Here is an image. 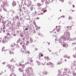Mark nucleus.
Listing matches in <instances>:
<instances>
[{
    "instance_id": "obj_1",
    "label": "nucleus",
    "mask_w": 76,
    "mask_h": 76,
    "mask_svg": "<svg viewBox=\"0 0 76 76\" xmlns=\"http://www.w3.org/2000/svg\"><path fill=\"white\" fill-rule=\"evenodd\" d=\"M70 33L66 31L64 32V36L61 37L58 39V41H59V43H61L63 41H66V40L69 41H76V38L71 39L70 38Z\"/></svg>"
},
{
    "instance_id": "obj_2",
    "label": "nucleus",
    "mask_w": 76,
    "mask_h": 76,
    "mask_svg": "<svg viewBox=\"0 0 76 76\" xmlns=\"http://www.w3.org/2000/svg\"><path fill=\"white\" fill-rule=\"evenodd\" d=\"M26 70L27 74V76H31L32 74L33 73L32 68L30 67H28L26 68Z\"/></svg>"
},
{
    "instance_id": "obj_3",
    "label": "nucleus",
    "mask_w": 76,
    "mask_h": 76,
    "mask_svg": "<svg viewBox=\"0 0 76 76\" xmlns=\"http://www.w3.org/2000/svg\"><path fill=\"white\" fill-rule=\"evenodd\" d=\"M22 47L23 48V49L24 50H23L22 49H21V53H26V54L28 53V54L30 53L29 52L27 51L26 49V45L24 44L23 45H22Z\"/></svg>"
},
{
    "instance_id": "obj_4",
    "label": "nucleus",
    "mask_w": 76,
    "mask_h": 76,
    "mask_svg": "<svg viewBox=\"0 0 76 76\" xmlns=\"http://www.w3.org/2000/svg\"><path fill=\"white\" fill-rule=\"evenodd\" d=\"M16 45L15 43H12L11 45L10 46V54H13V52L12 51H13L15 50V48H13L15 47V46Z\"/></svg>"
},
{
    "instance_id": "obj_5",
    "label": "nucleus",
    "mask_w": 76,
    "mask_h": 76,
    "mask_svg": "<svg viewBox=\"0 0 76 76\" xmlns=\"http://www.w3.org/2000/svg\"><path fill=\"white\" fill-rule=\"evenodd\" d=\"M3 5H1V7H3L4 11H5V12H7L6 9L4 8V6H7L8 5V4H7V3L6 2L3 1Z\"/></svg>"
},
{
    "instance_id": "obj_6",
    "label": "nucleus",
    "mask_w": 76,
    "mask_h": 76,
    "mask_svg": "<svg viewBox=\"0 0 76 76\" xmlns=\"http://www.w3.org/2000/svg\"><path fill=\"white\" fill-rule=\"evenodd\" d=\"M8 40V37H7V36H5L4 37V39L2 40L1 42H2L3 44H5L6 43V42L7 41V40Z\"/></svg>"
},
{
    "instance_id": "obj_7",
    "label": "nucleus",
    "mask_w": 76,
    "mask_h": 76,
    "mask_svg": "<svg viewBox=\"0 0 76 76\" xmlns=\"http://www.w3.org/2000/svg\"><path fill=\"white\" fill-rule=\"evenodd\" d=\"M8 69H10V70L11 72H13V69L14 68V66L12 65H10V64H8L7 65Z\"/></svg>"
},
{
    "instance_id": "obj_8",
    "label": "nucleus",
    "mask_w": 76,
    "mask_h": 76,
    "mask_svg": "<svg viewBox=\"0 0 76 76\" xmlns=\"http://www.w3.org/2000/svg\"><path fill=\"white\" fill-rule=\"evenodd\" d=\"M28 60H30V62H29V64L31 65V66H34V64L33 63V60L31 58H28Z\"/></svg>"
},
{
    "instance_id": "obj_9",
    "label": "nucleus",
    "mask_w": 76,
    "mask_h": 76,
    "mask_svg": "<svg viewBox=\"0 0 76 76\" xmlns=\"http://www.w3.org/2000/svg\"><path fill=\"white\" fill-rule=\"evenodd\" d=\"M23 10L24 12V13H26V14H27L28 13H30V12L28 10L25 8V7H23Z\"/></svg>"
},
{
    "instance_id": "obj_10",
    "label": "nucleus",
    "mask_w": 76,
    "mask_h": 76,
    "mask_svg": "<svg viewBox=\"0 0 76 76\" xmlns=\"http://www.w3.org/2000/svg\"><path fill=\"white\" fill-rule=\"evenodd\" d=\"M27 1H28V5H27V7H29V6H30L31 5V1L29 0H26L25 1V3H26Z\"/></svg>"
},
{
    "instance_id": "obj_11",
    "label": "nucleus",
    "mask_w": 76,
    "mask_h": 76,
    "mask_svg": "<svg viewBox=\"0 0 76 76\" xmlns=\"http://www.w3.org/2000/svg\"><path fill=\"white\" fill-rule=\"evenodd\" d=\"M45 3L46 4H48L49 3H52L54 0H48V1L46 0Z\"/></svg>"
},
{
    "instance_id": "obj_12",
    "label": "nucleus",
    "mask_w": 76,
    "mask_h": 76,
    "mask_svg": "<svg viewBox=\"0 0 76 76\" xmlns=\"http://www.w3.org/2000/svg\"><path fill=\"white\" fill-rule=\"evenodd\" d=\"M17 42V43H19V42H20V45H22V44H23V43L22 41V39L20 38L18 39Z\"/></svg>"
},
{
    "instance_id": "obj_13",
    "label": "nucleus",
    "mask_w": 76,
    "mask_h": 76,
    "mask_svg": "<svg viewBox=\"0 0 76 76\" xmlns=\"http://www.w3.org/2000/svg\"><path fill=\"white\" fill-rule=\"evenodd\" d=\"M68 45H69L66 43H64L63 44V47H65L66 48H67V47H68Z\"/></svg>"
},
{
    "instance_id": "obj_14",
    "label": "nucleus",
    "mask_w": 76,
    "mask_h": 76,
    "mask_svg": "<svg viewBox=\"0 0 76 76\" xmlns=\"http://www.w3.org/2000/svg\"><path fill=\"white\" fill-rule=\"evenodd\" d=\"M56 30L57 32H59L60 29H61V27H60V26H56Z\"/></svg>"
},
{
    "instance_id": "obj_15",
    "label": "nucleus",
    "mask_w": 76,
    "mask_h": 76,
    "mask_svg": "<svg viewBox=\"0 0 76 76\" xmlns=\"http://www.w3.org/2000/svg\"><path fill=\"white\" fill-rule=\"evenodd\" d=\"M43 75H47L48 74V72H47V71L44 70L43 72Z\"/></svg>"
},
{
    "instance_id": "obj_16",
    "label": "nucleus",
    "mask_w": 76,
    "mask_h": 76,
    "mask_svg": "<svg viewBox=\"0 0 76 76\" xmlns=\"http://www.w3.org/2000/svg\"><path fill=\"white\" fill-rule=\"evenodd\" d=\"M7 21L8 22V23H7L6 25V26H10V25H9V24L10 23V21L9 20H7Z\"/></svg>"
},
{
    "instance_id": "obj_17",
    "label": "nucleus",
    "mask_w": 76,
    "mask_h": 76,
    "mask_svg": "<svg viewBox=\"0 0 76 76\" xmlns=\"http://www.w3.org/2000/svg\"><path fill=\"white\" fill-rule=\"evenodd\" d=\"M36 27L37 28H36V31L37 32H39V29H40V27H38V26H37Z\"/></svg>"
},
{
    "instance_id": "obj_18",
    "label": "nucleus",
    "mask_w": 76,
    "mask_h": 76,
    "mask_svg": "<svg viewBox=\"0 0 76 76\" xmlns=\"http://www.w3.org/2000/svg\"><path fill=\"white\" fill-rule=\"evenodd\" d=\"M12 4L13 7H14V6H15L16 5V2L15 1H13L12 3Z\"/></svg>"
},
{
    "instance_id": "obj_19",
    "label": "nucleus",
    "mask_w": 76,
    "mask_h": 76,
    "mask_svg": "<svg viewBox=\"0 0 76 76\" xmlns=\"http://www.w3.org/2000/svg\"><path fill=\"white\" fill-rule=\"evenodd\" d=\"M51 64H52V63L50 62H48L46 64V65L47 66H50V65H51Z\"/></svg>"
},
{
    "instance_id": "obj_20",
    "label": "nucleus",
    "mask_w": 76,
    "mask_h": 76,
    "mask_svg": "<svg viewBox=\"0 0 76 76\" xmlns=\"http://www.w3.org/2000/svg\"><path fill=\"white\" fill-rule=\"evenodd\" d=\"M44 56V54H42V53H39V56L40 57H43Z\"/></svg>"
},
{
    "instance_id": "obj_21",
    "label": "nucleus",
    "mask_w": 76,
    "mask_h": 76,
    "mask_svg": "<svg viewBox=\"0 0 76 76\" xmlns=\"http://www.w3.org/2000/svg\"><path fill=\"white\" fill-rule=\"evenodd\" d=\"M19 72H23V69L21 68H19Z\"/></svg>"
},
{
    "instance_id": "obj_22",
    "label": "nucleus",
    "mask_w": 76,
    "mask_h": 76,
    "mask_svg": "<svg viewBox=\"0 0 76 76\" xmlns=\"http://www.w3.org/2000/svg\"><path fill=\"white\" fill-rule=\"evenodd\" d=\"M43 4H44L43 3L42 4H40V3H38L37 4V6H39V7L41 6V5H43Z\"/></svg>"
},
{
    "instance_id": "obj_23",
    "label": "nucleus",
    "mask_w": 76,
    "mask_h": 76,
    "mask_svg": "<svg viewBox=\"0 0 76 76\" xmlns=\"http://www.w3.org/2000/svg\"><path fill=\"white\" fill-rule=\"evenodd\" d=\"M15 20H16L17 19H18V20H19V17L18 16V15H16L15 16Z\"/></svg>"
},
{
    "instance_id": "obj_24",
    "label": "nucleus",
    "mask_w": 76,
    "mask_h": 76,
    "mask_svg": "<svg viewBox=\"0 0 76 76\" xmlns=\"http://www.w3.org/2000/svg\"><path fill=\"white\" fill-rule=\"evenodd\" d=\"M27 20H29V23H31V22H32V20H31V19L30 18H28L27 19Z\"/></svg>"
},
{
    "instance_id": "obj_25",
    "label": "nucleus",
    "mask_w": 76,
    "mask_h": 76,
    "mask_svg": "<svg viewBox=\"0 0 76 76\" xmlns=\"http://www.w3.org/2000/svg\"><path fill=\"white\" fill-rule=\"evenodd\" d=\"M36 62L37 63V64H38V65H41V63L39 61H36Z\"/></svg>"
},
{
    "instance_id": "obj_26",
    "label": "nucleus",
    "mask_w": 76,
    "mask_h": 76,
    "mask_svg": "<svg viewBox=\"0 0 76 76\" xmlns=\"http://www.w3.org/2000/svg\"><path fill=\"white\" fill-rule=\"evenodd\" d=\"M66 28H68V29H70L71 30H72V29L71 26H67L66 27Z\"/></svg>"
},
{
    "instance_id": "obj_27",
    "label": "nucleus",
    "mask_w": 76,
    "mask_h": 76,
    "mask_svg": "<svg viewBox=\"0 0 76 76\" xmlns=\"http://www.w3.org/2000/svg\"><path fill=\"white\" fill-rule=\"evenodd\" d=\"M46 8H47V7H46L45 8H43L42 9V10L41 11H42V12H43V11H44V10H47Z\"/></svg>"
},
{
    "instance_id": "obj_28",
    "label": "nucleus",
    "mask_w": 76,
    "mask_h": 76,
    "mask_svg": "<svg viewBox=\"0 0 76 76\" xmlns=\"http://www.w3.org/2000/svg\"><path fill=\"white\" fill-rule=\"evenodd\" d=\"M45 59H47L48 60H49L50 58L48 56L45 57Z\"/></svg>"
},
{
    "instance_id": "obj_29",
    "label": "nucleus",
    "mask_w": 76,
    "mask_h": 76,
    "mask_svg": "<svg viewBox=\"0 0 76 76\" xmlns=\"http://www.w3.org/2000/svg\"><path fill=\"white\" fill-rule=\"evenodd\" d=\"M16 66H17L18 67H19V66H22V64L20 63H19V64L18 65L17 64H15Z\"/></svg>"
},
{
    "instance_id": "obj_30",
    "label": "nucleus",
    "mask_w": 76,
    "mask_h": 76,
    "mask_svg": "<svg viewBox=\"0 0 76 76\" xmlns=\"http://www.w3.org/2000/svg\"><path fill=\"white\" fill-rule=\"evenodd\" d=\"M30 42L31 43H32L33 42V39L32 38H31L30 39Z\"/></svg>"
},
{
    "instance_id": "obj_31",
    "label": "nucleus",
    "mask_w": 76,
    "mask_h": 76,
    "mask_svg": "<svg viewBox=\"0 0 76 76\" xmlns=\"http://www.w3.org/2000/svg\"><path fill=\"white\" fill-rule=\"evenodd\" d=\"M54 67V64L52 63V64L50 66V67L52 68V67Z\"/></svg>"
},
{
    "instance_id": "obj_32",
    "label": "nucleus",
    "mask_w": 76,
    "mask_h": 76,
    "mask_svg": "<svg viewBox=\"0 0 76 76\" xmlns=\"http://www.w3.org/2000/svg\"><path fill=\"white\" fill-rule=\"evenodd\" d=\"M27 26H26V28H29V24H27Z\"/></svg>"
},
{
    "instance_id": "obj_33",
    "label": "nucleus",
    "mask_w": 76,
    "mask_h": 76,
    "mask_svg": "<svg viewBox=\"0 0 76 76\" xmlns=\"http://www.w3.org/2000/svg\"><path fill=\"white\" fill-rule=\"evenodd\" d=\"M12 28H15V23H13L12 25Z\"/></svg>"
},
{
    "instance_id": "obj_34",
    "label": "nucleus",
    "mask_w": 76,
    "mask_h": 76,
    "mask_svg": "<svg viewBox=\"0 0 76 76\" xmlns=\"http://www.w3.org/2000/svg\"><path fill=\"white\" fill-rule=\"evenodd\" d=\"M10 61L11 62H15L16 61H14V60H13V58H12V59H11Z\"/></svg>"
},
{
    "instance_id": "obj_35",
    "label": "nucleus",
    "mask_w": 76,
    "mask_h": 76,
    "mask_svg": "<svg viewBox=\"0 0 76 76\" xmlns=\"http://www.w3.org/2000/svg\"><path fill=\"white\" fill-rule=\"evenodd\" d=\"M29 41H28L26 42V45H27V46H28V45H29Z\"/></svg>"
},
{
    "instance_id": "obj_36",
    "label": "nucleus",
    "mask_w": 76,
    "mask_h": 76,
    "mask_svg": "<svg viewBox=\"0 0 76 76\" xmlns=\"http://www.w3.org/2000/svg\"><path fill=\"white\" fill-rule=\"evenodd\" d=\"M68 19L69 20H70V19H72V17L69 16V17H68Z\"/></svg>"
},
{
    "instance_id": "obj_37",
    "label": "nucleus",
    "mask_w": 76,
    "mask_h": 76,
    "mask_svg": "<svg viewBox=\"0 0 76 76\" xmlns=\"http://www.w3.org/2000/svg\"><path fill=\"white\" fill-rule=\"evenodd\" d=\"M32 32L33 34H35V29H34L33 30H32Z\"/></svg>"
},
{
    "instance_id": "obj_38",
    "label": "nucleus",
    "mask_w": 76,
    "mask_h": 76,
    "mask_svg": "<svg viewBox=\"0 0 76 76\" xmlns=\"http://www.w3.org/2000/svg\"><path fill=\"white\" fill-rule=\"evenodd\" d=\"M34 25H35L36 27L37 26V25H36V23H35V20H34Z\"/></svg>"
},
{
    "instance_id": "obj_39",
    "label": "nucleus",
    "mask_w": 76,
    "mask_h": 76,
    "mask_svg": "<svg viewBox=\"0 0 76 76\" xmlns=\"http://www.w3.org/2000/svg\"><path fill=\"white\" fill-rule=\"evenodd\" d=\"M39 59L40 60H43V58H42L41 59V56H39Z\"/></svg>"
},
{
    "instance_id": "obj_40",
    "label": "nucleus",
    "mask_w": 76,
    "mask_h": 76,
    "mask_svg": "<svg viewBox=\"0 0 76 76\" xmlns=\"http://www.w3.org/2000/svg\"><path fill=\"white\" fill-rule=\"evenodd\" d=\"M30 9H31V11H32V10H33V7H31L30 8Z\"/></svg>"
},
{
    "instance_id": "obj_41",
    "label": "nucleus",
    "mask_w": 76,
    "mask_h": 76,
    "mask_svg": "<svg viewBox=\"0 0 76 76\" xmlns=\"http://www.w3.org/2000/svg\"><path fill=\"white\" fill-rule=\"evenodd\" d=\"M17 26L18 27H19V26H20V22H19V23H17Z\"/></svg>"
},
{
    "instance_id": "obj_42",
    "label": "nucleus",
    "mask_w": 76,
    "mask_h": 76,
    "mask_svg": "<svg viewBox=\"0 0 76 76\" xmlns=\"http://www.w3.org/2000/svg\"><path fill=\"white\" fill-rule=\"evenodd\" d=\"M22 68H23V69H24V68H25V65L24 64L22 65Z\"/></svg>"
},
{
    "instance_id": "obj_43",
    "label": "nucleus",
    "mask_w": 76,
    "mask_h": 76,
    "mask_svg": "<svg viewBox=\"0 0 76 76\" xmlns=\"http://www.w3.org/2000/svg\"><path fill=\"white\" fill-rule=\"evenodd\" d=\"M72 25H74L75 24V22L74 21H72L71 22Z\"/></svg>"
},
{
    "instance_id": "obj_44",
    "label": "nucleus",
    "mask_w": 76,
    "mask_h": 76,
    "mask_svg": "<svg viewBox=\"0 0 76 76\" xmlns=\"http://www.w3.org/2000/svg\"><path fill=\"white\" fill-rule=\"evenodd\" d=\"M23 76H27V75H26V74L25 73H23Z\"/></svg>"
},
{
    "instance_id": "obj_45",
    "label": "nucleus",
    "mask_w": 76,
    "mask_h": 76,
    "mask_svg": "<svg viewBox=\"0 0 76 76\" xmlns=\"http://www.w3.org/2000/svg\"><path fill=\"white\" fill-rule=\"evenodd\" d=\"M64 56L65 58H67V56L66 54Z\"/></svg>"
},
{
    "instance_id": "obj_46",
    "label": "nucleus",
    "mask_w": 76,
    "mask_h": 76,
    "mask_svg": "<svg viewBox=\"0 0 76 76\" xmlns=\"http://www.w3.org/2000/svg\"><path fill=\"white\" fill-rule=\"evenodd\" d=\"M58 73H61V72L60 71V70H58Z\"/></svg>"
},
{
    "instance_id": "obj_47",
    "label": "nucleus",
    "mask_w": 76,
    "mask_h": 76,
    "mask_svg": "<svg viewBox=\"0 0 76 76\" xmlns=\"http://www.w3.org/2000/svg\"><path fill=\"white\" fill-rule=\"evenodd\" d=\"M60 64H61V62H58L57 63V64L58 65Z\"/></svg>"
},
{
    "instance_id": "obj_48",
    "label": "nucleus",
    "mask_w": 76,
    "mask_h": 76,
    "mask_svg": "<svg viewBox=\"0 0 76 76\" xmlns=\"http://www.w3.org/2000/svg\"><path fill=\"white\" fill-rule=\"evenodd\" d=\"M29 64V62H26V63L25 64V65H26V64Z\"/></svg>"
},
{
    "instance_id": "obj_49",
    "label": "nucleus",
    "mask_w": 76,
    "mask_h": 76,
    "mask_svg": "<svg viewBox=\"0 0 76 76\" xmlns=\"http://www.w3.org/2000/svg\"><path fill=\"white\" fill-rule=\"evenodd\" d=\"M4 48H5L4 47H3L2 49V51H4Z\"/></svg>"
},
{
    "instance_id": "obj_50",
    "label": "nucleus",
    "mask_w": 76,
    "mask_h": 76,
    "mask_svg": "<svg viewBox=\"0 0 76 76\" xmlns=\"http://www.w3.org/2000/svg\"><path fill=\"white\" fill-rule=\"evenodd\" d=\"M28 28H26L24 30V31H28Z\"/></svg>"
},
{
    "instance_id": "obj_51",
    "label": "nucleus",
    "mask_w": 76,
    "mask_h": 76,
    "mask_svg": "<svg viewBox=\"0 0 76 76\" xmlns=\"http://www.w3.org/2000/svg\"><path fill=\"white\" fill-rule=\"evenodd\" d=\"M10 12H13V14L14 13L15 11H13V10H11L10 11Z\"/></svg>"
},
{
    "instance_id": "obj_52",
    "label": "nucleus",
    "mask_w": 76,
    "mask_h": 76,
    "mask_svg": "<svg viewBox=\"0 0 76 76\" xmlns=\"http://www.w3.org/2000/svg\"><path fill=\"white\" fill-rule=\"evenodd\" d=\"M73 57H74V58H76V56L75 55H73Z\"/></svg>"
},
{
    "instance_id": "obj_53",
    "label": "nucleus",
    "mask_w": 76,
    "mask_h": 76,
    "mask_svg": "<svg viewBox=\"0 0 76 76\" xmlns=\"http://www.w3.org/2000/svg\"><path fill=\"white\" fill-rule=\"evenodd\" d=\"M16 47L17 48H19L20 47H19V45H18V44H17V45H16Z\"/></svg>"
},
{
    "instance_id": "obj_54",
    "label": "nucleus",
    "mask_w": 76,
    "mask_h": 76,
    "mask_svg": "<svg viewBox=\"0 0 76 76\" xmlns=\"http://www.w3.org/2000/svg\"><path fill=\"white\" fill-rule=\"evenodd\" d=\"M74 65L75 66H76V61H74Z\"/></svg>"
},
{
    "instance_id": "obj_55",
    "label": "nucleus",
    "mask_w": 76,
    "mask_h": 76,
    "mask_svg": "<svg viewBox=\"0 0 76 76\" xmlns=\"http://www.w3.org/2000/svg\"><path fill=\"white\" fill-rule=\"evenodd\" d=\"M38 74L39 75H40V76H41V72H39V73Z\"/></svg>"
},
{
    "instance_id": "obj_56",
    "label": "nucleus",
    "mask_w": 76,
    "mask_h": 76,
    "mask_svg": "<svg viewBox=\"0 0 76 76\" xmlns=\"http://www.w3.org/2000/svg\"><path fill=\"white\" fill-rule=\"evenodd\" d=\"M42 3H44L45 2V0H41Z\"/></svg>"
},
{
    "instance_id": "obj_57",
    "label": "nucleus",
    "mask_w": 76,
    "mask_h": 76,
    "mask_svg": "<svg viewBox=\"0 0 76 76\" xmlns=\"http://www.w3.org/2000/svg\"><path fill=\"white\" fill-rule=\"evenodd\" d=\"M43 13H45V12H47V11L46 10L43 11Z\"/></svg>"
},
{
    "instance_id": "obj_58",
    "label": "nucleus",
    "mask_w": 76,
    "mask_h": 76,
    "mask_svg": "<svg viewBox=\"0 0 76 76\" xmlns=\"http://www.w3.org/2000/svg\"><path fill=\"white\" fill-rule=\"evenodd\" d=\"M1 40H2V38H0V42H1L2 41Z\"/></svg>"
},
{
    "instance_id": "obj_59",
    "label": "nucleus",
    "mask_w": 76,
    "mask_h": 76,
    "mask_svg": "<svg viewBox=\"0 0 76 76\" xmlns=\"http://www.w3.org/2000/svg\"><path fill=\"white\" fill-rule=\"evenodd\" d=\"M67 58L68 59H70V56H67Z\"/></svg>"
},
{
    "instance_id": "obj_60",
    "label": "nucleus",
    "mask_w": 76,
    "mask_h": 76,
    "mask_svg": "<svg viewBox=\"0 0 76 76\" xmlns=\"http://www.w3.org/2000/svg\"><path fill=\"white\" fill-rule=\"evenodd\" d=\"M31 75H32V76H35V73L32 74Z\"/></svg>"
},
{
    "instance_id": "obj_61",
    "label": "nucleus",
    "mask_w": 76,
    "mask_h": 76,
    "mask_svg": "<svg viewBox=\"0 0 76 76\" xmlns=\"http://www.w3.org/2000/svg\"><path fill=\"white\" fill-rule=\"evenodd\" d=\"M43 15V13H41L40 14H39L38 15Z\"/></svg>"
},
{
    "instance_id": "obj_62",
    "label": "nucleus",
    "mask_w": 76,
    "mask_h": 76,
    "mask_svg": "<svg viewBox=\"0 0 76 76\" xmlns=\"http://www.w3.org/2000/svg\"><path fill=\"white\" fill-rule=\"evenodd\" d=\"M17 34H19V31L18 30H17Z\"/></svg>"
},
{
    "instance_id": "obj_63",
    "label": "nucleus",
    "mask_w": 76,
    "mask_h": 76,
    "mask_svg": "<svg viewBox=\"0 0 76 76\" xmlns=\"http://www.w3.org/2000/svg\"><path fill=\"white\" fill-rule=\"evenodd\" d=\"M45 62L44 64L43 63H42V64L43 66H45Z\"/></svg>"
},
{
    "instance_id": "obj_64",
    "label": "nucleus",
    "mask_w": 76,
    "mask_h": 76,
    "mask_svg": "<svg viewBox=\"0 0 76 76\" xmlns=\"http://www.w3.org/2000/svg\"><path fill=\"white\" fill-rule=\"evenodd\" d=\"M6 23V21H5L4 22H3V24H5Z\"/></svg>"
}]
</instances>
